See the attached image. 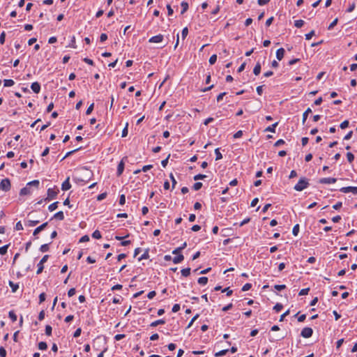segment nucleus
Here are the masks:
<instances>
[{"label": "nucleus", "mask_w": 357, "mask_h": 357, "mask_svg": "<svg viewBox=\"0 0 357 357\" xmlns=\"http://www.w3.org/2000/svg\"><path fill=\"white\" fill-rule=\"evenodd\" d=\"M149 257V250H146L145 252L138 258L139 261L142 259H146Z\"/></svg>", "instance_id": "obj_23"}, {"label": "nucleus", "mask_w": 357, "mask_h": 357, "mask_svg": "<svg viewBox=\"0 0 357 357\" xmlns=\"http://www.w3.org/2000/svg\"><path fill=\"white\" fill-rule=\"evenodd\" d=\"M261 72V64L259 62H257L253 69V73L255 75H259Z\"/></svg>", "instance_id": "obj_15"}, {"label": "nucleus", "mask_w": 357, "mask_h": 357, "mask_svg": "<svg viewBox=\"0 0 357 357\" xmlns=\"http://www.w3.org/2000/svg\"><path fill=\"white\" fill-rule=\"evenodd\" d=\"M5 37H6V33L5 32H2L0 35V43L1 45H3L5 42Z\"/></svg>", "instance_id": "obj_59"}, {"label": "nucleus", "mask_w": 357, "mask_h": 357, "mask_svg": "<svg viewBox=\"0 0 357 357\" xmlns=\"http://www.w3.org/2000/svg\"><path fill=\"white\" fill-rule=\"evenodd\" d=\"M310 291V289L309 288H306V289H301L300 291H299V296H304V295H307L308 294Z\"/></svg>", "instance_id": "obj_49"}, {"label": "nucleus", "mask_w": 357, "mask_h": 357, "mask_svg": "<svg viewBox=\"0 0 357 357\" xmlns=\"http://www.w3.org/2000/svg\"><path fill=\"white\" fill-rule=\"evenodd\" d=\"M15 84L14 81L13 79H4L3 81V85L6 87H9L13 86Z\"/></svg>", "instance_id": "obj_22"}, {"label": "nucleus", "mask_w": 357, "mask_h": 357, "mask_svg": "<svg viewBox=\"0 0 357 357\" xmlns=\"http://www.w3.org/2000/svg\"><path fill=\"white\" fill-rule=\"evenodd\" d=\"M180 310V305L179 304H175L173 305V307H172V312H177L178 311H179Z\"/></svg>", "instance_id": "obj_64"}, {"label": "nucleus", "mask_w": 357, "mask_h": 357, "mask_svg": "<svg viewBox=\"0 0 357 357\" xmlns=\"http://www.w3.org/2000/svg\"><path fill=\"white\" fill-rule=\"evenodd\" d=\"M282 307H283V306H282V304H280V303H277V304L274 306L273 309H274L277 312H280V311L282 309Z\"/></svg>", "instance_id": "obj_50"}, {"label": "nucleus", "mask_w": 357, "mask_h": 357, "mask_svg": "<svg viewBox=\"0 0 357 357\" xmlns=\"http://www.w3.org/2000/svg\"><path fill=\"white\" fill-rule=\"evenodd\" d=\"M312 112V110L310 107H308L305 112L303 114V119H302V123L304 125L305 123V121L307 120V116L310 113Z\"/></svg>", "instance_id": "obj_14"}, {"label": "nucleus", "mask_w": 357, "mask_h": 357, "mask_svg": "<svg viewBox=\"0 0 357 357\" xmlns=\"http://www.w3.org/2000/svg\"><path fill=\"white\" fill-rule=\"evenodd\" d=\"M337 181L335 178H322L319 179V183L321 184L335 183Z\"/></svg>", "instance_id": "obj_5"}, {"label": "nucleus", "mask_w": 357, "mask_h": 357, "mask_svg": "<svg viewBox=\"0 0 357 357\" xmlns=\"http://www.w3.org/2000/svg\"><path fill=\"white\" fill-rule=\"evenodd\" d=\"M46 295L45 293H41L39 295V303H41L45 301Z\"/></svg>", "instance_id": "obj_52"}, {"label": "nucleus", "mask_w": 357, "mask_h": 357, "mask_svg": "<svg viewBox=\"0 0 357 357\" xmlns=\"http://www.w3.org/2000/svg\"><path fill=\"white\" fill-rule=\"evenodd\" d=\"M58 204L59 202H54L52 204H51L49 206H48V209L50 211H53L54 210H56L58 207Z\"/></svg>", "instance_id": "obj_29"}, {"label": "nucleus", "mask_w": 357, "mask_h": 357, "mask_svg": "<svg viewBox=\"0 0 357 357\" xmlns=\"http://www.w3.org/2000/svg\"><path fill=\"white\" fill-rule=\"evenodd\" d=\"M9 286L11 287L12 291L13 293L16 292L17 289L19 288L18 284H15L12 281H9Z\"/></svg>", "instance_id": "obj_19"}, {"label": "nucleus", "mask_w": 357, "mask_h": 357, "mask_svg": "<svg viewBox=\"0 0 357 357\" xmlns=\"http://www.w3.org/2000/svg\"><path fill=\"white\" fill-rule=\"evenodd\" d=\"M347 160L349 162H352L354 160V155L351 152H348L347 153Z\"/></svg>", "instance_id": "obj_36"}, {"label": "nucleus", "mask_w": 357, "mask_h": 357, "mask_svg": "<svg viewBox=\"0 0 357 357\" xmlns=\"http://www.w3.org/2000/svg\"><path fill=\"white\" fill-rule=\"evenodd\" d=\"M125 337L124 334H117L114 336V340L116 341H119Z\"/></svg>", "instance_id": "obj_53"}, {"label": "nucleus", "mask_w": 357, "mask_h": 357, "mask_svg": "<svg viewBox=\"0 0 357 357\" xmlns=\"http://www.w3.org/2000/svg\"><path fill=\"white\" fill-rule=\"evenodd\" d=\"M57 192H58V190L56 191L52 188H49L47 190V197L46 199L50 200V199L55 198L57 195Z\"/></svg>", "instance_id": "obj_7"}, {"label": "nucleus", "mask_w": 357, "mask_h": 357, "mask_svg": "<svg viewBox=\"0 0 357 357\" xmlns=\"http://www.w3.org/2000/svg\"><path fill=\"white\" fill-rule=\"evenodd\" d=\"M217 60V55L216 54H213L212 56H211V57L209 58V63L211 65H213L215 63Z\"/></svg>", "instance_id": "obj_37"}, {"label": "nucleus", "mask_w": 357, "mask_h": 357, "mask_svg": "<svg viewBox=\"0 0 357 357\" xmlns=\"http://www.w3.org/2000/svg\"><path fill=\"white\" fill-rule=\"evenodd\" d=\"M182 250H183V248L178 247L172 251V254L180 255V253L181 252Z\"/></svg>", "instance_id": "obj_57"}, {"label": "nucleus", "mask_w": 357, "mask_h": 357, "mask_svg": "<svg viewBox=\"0 0 357 357\" xmlns=\"http://www.w3.org/2000/svg\"><path fill=\"white\" fill-rule=\"evenodd\" d=\"M93 107H94V103L91 104L86 111V114L89 115L92 112Z\"/></svg>", "instance_id": "obj_47"}, {"label": "nucleus", "mask_w": 357, "mask_h": 357, "mask_svg": "<svg viewBox=\"0 0 357 357\" xmlns=\"http://www.w3.org/2000/svg\"><path fill=\"white\" fill-rule=\"evenodd\" d=\"M124 166H125V163L123 161V160H121V161L119 163L118 167H117V176H119L122 174V173L124 170Z\"/></svg>", "instance_id": "obj_12"}, {"label": "nucleus", "mask_w": 357, "mask_h": 357, "mask_svg": "<svg viewBox=\"0 0 357 357\" xmlns=\"http://www.w3.org/2000/svg\"><path fill=\"white\" fill-rule=\"evenodd\" d=\"M183 259H184L183 255L180 254V255H178V256L174 257L173 262L176 264L181 262L183 260Z\"/></svg>", "instance_id": "obj_16"}, {"label": "nucleus", "mask_w": 357, "mask_h": 357, "mask_svg": "<svg viewBox=\"0 0 357 357\" xmlns=\"http://www.w3.org/2000/svg\"><path fill=\"white\" fill-rule=\"evenodd\" d=\"M75 292H76L75 289V288H71V289H70L68 290V295L69 297H71V296H74L75 294Z\"/></svg>", "instance_id": "obj_55"}, {"label": "nucleus", "mask_w": 357, "mask_h": 357, "mask_svg": "<svg viewBox=\"0 0 357 357\" xmlns=\"http://www.w3.org/2000/svg\"><path fill=\"white\" fill-rule=\"evenodd\" d=\"M8 316L13 322H15L17 321V315L15 314V313L13 311H10L8 313Z\"/></svg>", "instance_id": "obj_30"}, {"label": "nucleus", "mask_w": 357, "mask_h": 357, "mask_svg": "<svg viewBox=\"0 0 357 357\" xmlns=\"http://www.w3.org/2000/svg\"><path fill=\"white\" fill-rule=\"evenodd\" d=\"M315 32L314 30H312L308 33L305 34V39L306 40H310L313 36H314Z\"/></svg>", "instance_id": "obj_46"}, {"label": "nucleus", "mask_w": 357, "mask_h": 357, "mask_svg": "<svg viewBox=\"0 0 357 357\" xmlns=\"http://www.w3.org/2000/svg\"><path fill=\"white\" fill-rule=\"evenodd\" d=\"M188 34V28L187 27L183 28V30H182V33H181V36H182L183 40H184L186 38Z\"/></svg>", "instance_id": "obj_41"}, {"label": "nucleus", "mask_w": 357, "mask_h": 357, "mask_svg": "<svg viewBox=\"0 0 357 357\" xmlns=\"http://www.w3.org/2000/svg\"><path fill=\"white\" fill-rule=\"evenodd\" d=\"M54 218L59 220H63L64 219V215L63 211H59L56 213L54 215Z\"/></svg>", "instance_id": "obj_20"}, {"label": "nucleus", "mask_w": 357, "mask_h": 357, "mask_svg": "<svg viewBox=\"0 0 357 357\" xmlns=\"http://www.w3.org/2000/svg\"><path fill=\"white\" fill-rule=\"evenodd\" d=\"M165 323V321L164 319H158V320H156L153 322H152L151 324H150V326L151 327H155L160 324H164Z\"/></svg>", "instance_id": "obj_17"}, {"label": "nucleus", "mask_w": 357, "mask_h": 357, "mask_svg": "<svg viewBox=\"0 0 357 357\" xmlns=\"http://www.w3.org/2000/svg\"><path fill=\"white\" fill-rule=\"evenodd\" d=\"M43 268H44L43 264L39 262L38 264V270L36 271V274L38 275V274L41 273L43 271Z\"/></svg>", "instance_id": "obj_38"}, {"label": "nucleus", "mask_w": 357, "mask_h": 357, "mask_svg": "<svg viewBox=\"0 0 357 357\" xmlns=\"http://www.w3.org/2000/svg\"><path fill=\"white\" fill-rule=\"evenodd\" d=\"M89 241V236L87 235H84L80 239H79V242L80 243H84V242H87Z\"/></svg>", "instance_id": "obj_61"}, {"label": "nucleus", "mask_w": 357, "mask_h": 357, "mask_svg": "<svg viewBox=\"0 0 357 357\" xmlns=\"http://www.w3.org/2000/svg\"><path fill=\"white\" fill-rule=\"evenodd\" d=\"M31 89L36 93H38L40 91V85L38 82H35L31 84Z\"/></svg>", "instance_id": "obj_10"}, {"label": "nucleus", "mask_w": 357, "mask_h": 357, "mask_svg": "<svg viewBox=\"0 0 357 357\" xmlns=\"http://www.w3.org/2000/svg\"><path fill=\"white\" fill-rule=\"evenodd\" d=\"M47 348V343L45 342H40L38 343V349L40 350H45Z\"/></svg>", "instance_id": "obj_32"}, {"label": "nucleus", "mask_w": 357, "mask_h": 357, "mask_svg": "<svg viewBox=\"0 0 357 357\" xmlns=\"http://www.w3.org/2000/svg\"><path fill=\"white\" fill-rule=\"evenodd\" d=\"M206 177V175L204 174H197L194 176V180L195 181H197V180H201V179H204Z\"/></svg>", "instance_id": "obj_43"}, {"label": "nucleus", "mask_w": 357, "mask_h": 357, "mask_svg": "<svg viewBox=\"0 0 357 357\" xmlns=\"http://www.w3.org/2000/svg\"><path fill=\"white\" fill-rule=\"evenodd\" d=\"M31 193L30 186L26 185V187L22 188L20 192L21 196L30 195Z\"/></svg>", "instance_id": "obj_11"}, {"label": "nucleus", "mask_w": 357, "mask_h": 357, "mask_svg": "<svg viewBox=\"0 0 357 357\" xmlns=\"http://www.w3.org/2000/svg\"><path fill=\"white\" fill-rule=\"evenodd\" d=\"M252 287V284L250 283L245 284L242 287L243 291H248Z\"/></svg>", "instance_id": "obj_48"}, {"label": "nucleus", "mask_w": 357, "mask_h": 357, "mask_svg": "<svg viewBox=\"0 0 357 357\" xmlns=\"http://www.w3.org/2000/svg\"><path fill=\"white\" fill-rule=\"evenodd\" d=\"M337 18L335 19L328 26V29H332L337 23Z\"/></svg>", "instance_id": "obj_62"}, {"label": "nucleus", "mask_w": 357, "mask_h": 357, "mask_svg": "<svg viewBox=\"0 0 357 357\" xmlns=\"http://www.w3.org/2000/svg\"><path fill=\"white\" fill-rule=\"evenodd\" d=\"M181 274L184 277H188L190 274V268H186L181 270Z\"/></svg>", "instance_id": "obj_26"}, {"label": "nucleus", "mask_w": 357, "mask_h": 357, "mask_svg": "<svg viewBox=\"0 0 357 357\" xmlns=\"http://www.w3.org/2000/svg\"><path fill=\"white\" fill-rule=\"evenodd\" d=\"M313 330L310 327H305L303 328L301 333V335L305 338H309L312 335Z\"/></svg>", "instance_id": "obj_3"}, {"label": "nucleus", "mask_w": 357, "mask_h": 357, "mask_svg": "<svg viewBox=\"0 0 357 357\" xmlns=\"http://www.w3.org/2000/svg\"><path fill=\"white\" fill-rule=\"evenodd\" d=\"M303 24H304V21L302 20H296L294 22V25L297 28H301V26H303Z\"/></svg>", "instance_id": "obj_33"}, {"label": "nucleus", "mask_w": 357, "mask_h": 357, "mask_svg": "<svg viewBox=\"0 0 357 357\" xmlns=\"http://www.w3.org/2000/svg\"><path fill=\"white\" fill-rule=\"evenodd\" d=\"M208 282L207 277H201L198 279V283L201 285H205Z\"/></svg>", "instance_id": "obj_25"}, {"label": "nucleus", "mask_w": 357, "mask_h": 357, "mask_svg": "<svg viewBox=\"0 0 357 357\" xmlns=\"http://www.w3.org/2000/svg\"><path fill=\"white\" fill-rule=\"evenodd\" d=\"M342 203L341 202H338L333 206V208L335 210H337V209L340 208L342 207Z\"/></svg>", "instance_id": "obj_63"}, {"label": "nucleus", "mask_w": 357, "mask_h": 357, "mask_svg": "<svg viewBox=\"0 0 357 357\" xmlns=\"http://www.w3.org/2000/svg\"><path fill=\"white\" fill-rule=\"evenodd\" d=\"M202 187V183L201 182H197L193 185V189L195 190H199Z\"/></svg>", "instance_id": "obj_44"}, {"label": "nucleus", "mask_w": 357, "mask_h": 357, "mask_svg": "<svg viewBox=\"0 0 357 357\" xmlns=\"http://www.w3.org/2000/svg\"><path fill=\"white\" fill-rule=\"evenodd\" d=\"M48 250H49V245L48 244H43L40 248V250L42 252H45L48 251Z\"/></svg>", "instance_id": "obj_39"}, {"label": "nucleus", "mask_w": 357, "mask_h": 357, "mask_svg": "<svg viewBox=\"0 0 357 357\" xmlns=\"http://www.w3.org/2000/svg\"><path fill=\"white\" fill-rule=\"evenodd\" d=\"M128 123H126L125 128L122 130V137H125L128 135Z\"/></svg>", "instance_id": "obj_42"}, {"label": "nucleus", "mask_w": 357, "mask_h": 357, "mask_svg": "<svg viewBox=\"0 0 357 357\" xmlns=\"http://www.w3.org/2000/svg\"><path fill=\"white\" fill-rule=\"evenodd\" d=\"M274 288L278 291H281L282 289H284L286 288V286L284 284H276L274 286Z\"/></svg>", "instance_id": "obj_51"}, {"label": "nucleus", "mask_w": 357, "mask_h": 357, "mask_svg": "<svg viewBox=\"0 0 357 357\" xmlns=\"http://www.w3.org/2000/svg\"><path fill=\"white\" fill-rule=\"evenodd\" d=\"M181 6L182 7L181 14L185 13L188 9V3L185 1H182L181 3Z\"/></svg>", "instance_id": "obj_21"}, {"label": "nucleus", "mask_w": 357, "mask_h": 357, "mask_svg": "<svg viewBox=\"0 0 357 357\" xmlns=\"http://www.w3.org/2000/svg\"><path fill=\"white\" fill-rule=\"evenodd\" d=\"M340 191L344 193L352 192L354 194H357V187H343L340 189Z\"/></svg>", "instance_id": "obj_4"}, {"label": "nucleus", "mask_w": 357, "mask_h": 357, "mask_svg": "<svg viewBox=\"0 0 357 357\" xmlns=\"http://www.w3.org/2000/svg\"><path fill=\"white\" fill-rule=\"evenodd\" d=\"M47 222H46L40 225L39 227H38L37 228H36L33 233V236H36L38 233L43 231L47 226Z\"/></svg>", "instance_id": "obj_9"}, {"label": "nucleus", "mask_w": 357, "mask_h": 357, "mask_svg": "<svg viewBox=\"0 0 357 357\" xmlns=\"http://www.w3.org/2000/svg\"><path fill=\"white\" fill-rule=\"evenodd\" d=\"M278 123L276 122V123H273V125L267 127L265 130L271 132H275V128L278 126Z\"/></svg>", "instance_id": "obj_18"}, {"label": "nucleus", "mask_w": 357, "mask_h": 357, "mask_svg": "<svg viewBox=\"0 0 357 357\" xmlns=\"http://www.w3.org/2000/svg\"><path fill=\"white\" fill-rule=\"evenodd\" d=\"M0 188L5 192L10 190V180L8 178H4V179L1 180V181L0 183Z\"/></svg>", "instance_id": "obj_2"}, {"label": "nucleus", "mask_w": 357, "mask_h": 357, "mask_svg": "<svg viewBox=\"0 0 357 357\" xmlns=\"http://www.w3.org/2000/svg\"><path fill=\"white\" fill-rule=\"evenodd\" d=\"M6 349L3 347H0V356L1 357H6Z\"/></svg>", "instance_id": "obj_54"}, {"label": "nucleus", "mask_w": 357, "mask_h": 357, "mask_svg": "<svg viewBox=\"0 0 357 357\" xmlns=\"http://www.w3.org/2000/svg\"><path fill=\"white\" fill-rule=\"evenodd\" d=\"M215 154L216 160H219L222 158V155L220 152V149L218 148L215 149Z\"/></svg>", "instance_id": "obj_27"}, {"label": "nucleus", "mask_w": 357, "mask_h": 357, "mask_svg": "<svg viewBox=\"0 0 357 357\" xmlns=\"http://www.w3.org/2000/svg\"><path fill=\"white\" fill-rule=\"evenodd\" d=\"M163 40V36L162 34H158L157 36L151 37L149 42L151 43H158L162 42Z\"/></svg>", "instance_id": "obj_6"}, {"label": "nucleus", "mask_w": 357, "mask_h": 357, "mask_svg": "<svg viewBox=\"0 0 357 357\" xmlns=\"http://www.w3.org/2000/svg\"><path fill=\"white\" fill-rule=\"evenodd\" d=\"M9 245H6L0 248V255H3L6 254Z\"/></svg>", "instance_id": "obj_31"}, {"label": "nucleus", "mask_w": 357, "mask_h": 357, "mask_svg": "<svg viewBox=\"0 0 357 357\" xmlns=\"http://www.w3.org/2000/svg\"><path fill=\"white\" fill-rule=\"evenodd\" d=\"M309 185L308 180L306 178H301L298 181V183L295 185L294 190L296 191H302L307 188Z\"/></svg>", "instance_id": "obj_1"}, {"label": "nucleus", "mask_w": 357, "mask_h": 357, "mask_svg": "<svg viewBox=\"0 0 357 357\" xmlns=\"http://www.w3.org/2000/svg\"><path fill=\"white\" fill-rule=\"evenodd\" d=\"M284 48L281 47V48H279L277 51H276V58L280 61L283 59L284 57Z\"/></svg>", "instance_id": "obj_13"}, {"label": "nucleus", "mask_w": 357, "mask_h": 357, "mask_svg": "<svg viewBox=\"0 0 357 357\" xmlns=\"http://www.w3.org/2000/svg\"><path fill=\"white\" fill-rule=\"evenodd\" d=\"M348 126H349V121H347V120H345V121H344L343 122H342V123H340V127L341 128V129H345V128H347Z\"/></svg>", "instance_id": "obj_45"}, {"label": "nucleus", "mask_w": 357, "mask_h": 357, "mask_svg": "<svg viewBox=\"0 0 357 357\" xmlns=\"http://www.w3.org/2000/svg\"><path fill=\"white\" fill-rule=\"evenodd\" d=\"M40 182L38 180H33L32 181H30L27 183V186H34L35 188H38L39 186Z\"/></svg>", "instance_id": "obj_24"}, {"label": "nucleus", "mask_w": 357, "mask_h": 357, "mask_svg": "<svg viewBox=\"0 0 357 357\" xmlns=\"http://www.w3.org/2000/svg\"><path fill=\"white\" fill-rule=\"evenodd\" d=\"M70 178L68 177L66 181H64L61 185V189L63 191L68 190L71 188V185L70 183Z\"/></svg>", "instance_id": "obj_8"}, {"label": "nucleus", "mask_w": 357, "mask_h": 357, "mask_svg": "<svg viewBox=\"0 0 357 357\" xmlns=\"http://www.w3.org/2000/svg\"><path fill=\"white\" fill-rule=\"evenodd\" d=\"M52 328L50 325L45 326V334L48 336L52 335Z\"/></svg>", "instance_id": "obj_40"}, {"label": "nucleus", "mask_w": 357, "mask_h": 357, "mask_svg": "<svg viewBox=\"0 0 357 357\" xmlns=\"http://www.w3.org/2000/svg\"><path fill=\"white\" fill-rule=\"evenodd\" d=\"M356 5L355 3H352L349 7L347 8V13H351L355 9Z\"/></svg>", "instance_id": "obj_60"}, {"label": "nucleus", "mask_w": 357, "mask_h": 357, "mask_svg": "<svg viewBox=\"0 0 357 357\" xmlns=\"http://www.w3.org/2000/svg\"><path fill=\"white\" fill-rule=\"evenodd\" d=\"M229 351V349H223L215 354V357H220L225 355Z\"/></svg>", "instance_id": "obj_28"}, {"label": "nucleus", "mask_w": 357, "mask_h": 357, "mask_svg": "<svg viewBox=\"0 0 357 357\" xmlns=\"http://www.w3.org/2000/svg\"><path fill=\"white\" fill-rule=\"evenodd\" d=\"M299 232V225L297 224L294 226L292 229V234L294 236H297Z\"/></svg>", "instance_id": "obj_35"}, {"label": "nucleus", "mask_w": 357, "mask_h": 357, "mask_svg": "<svg viewBox=\"0 0 357 357\" xmlns=\"http://www.w3.org/2000/svg\"><path fill=\"white\" fill-rule=\"evenodd\" d=\"M15 229L17 230V231H20V230H22L23 229V226L21 223L20 221L17 222L16 223V225H15Z\"/></svg>", "instance_id": "obj_56"}, {"label": "nucleus", "mask_w": 357, "mask_h": 357, "mask_svg": "<svg viewBox=\"0 0 357 357\" xmlns=\"http://www.w3.org/2000/svg\"><path fill=\"white\" fill-rule=\"evenodd\" d=\"M222 291V292H226L227 296H231L232 294V293H233V291L229 289V287H227V288L224 289Z\"/></svg>", "instance_id": "obj_58"}, {"label": "nucleus", "mask_w": 357, "mask_h": 357, "mask_svg": "<svg viewBox=\"0 0 357 357\" xmlns=\"http://www.w3.org/2000/svg\"><path fill=\"white\" fill-rule=\"evenodd\" d=\"M92 237L96 239H99L101 238V234L98 230H96L93 232Z\"/></svg>", "instance_id": "obj_34"}]
</instances>
